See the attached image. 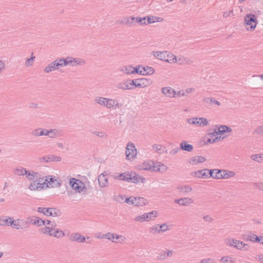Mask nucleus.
I'll return each mask as SVG.
<instances>
[{"instance_id": "nucleus-11", "label": "nucleus", "mask_w": 263, "mask_h": 263, "mask_svg": "<svg viewBox=\"0 0 263 263\" xmlns=\"http://www.w3.org/2000/svg\"><path fill=\"white\" fill-rule=\"evenodd\" d=\"M69 239L72 241H77L80 243H84L86 241V237L79 233H71Z\"/></svg>"}, {"instance_id": "nucleus-58", "label": "nucleus", "mask_w": 263, "mask_h": 263, "mask_svg": "<svg viewBox=\"0 0 263 263\" xmlns=\"http://www.w3.org/2000/svg\"><path fill=\"white\" fill-rule=\"evenodd\" d=\"M63 59V65L66 66L67 65L70 66V59H71V57H67L66 58H62Z\"/></svg>"}, {"instance_id": "nucleus-54", "label": "nucleus", "mask_w": 263, "mask_h": 263, "mask_svg": "<svg viewBox=\"0 0 263 263\" xmlns=\"http://www.w3.org/2000/svg\"><path fill=\"white\" fill-rule=\"evenodd\" d=\"M35 58V57L32 56L31 58L27 59L25 63L26 66L29 67L32 66Z\"/></svg>"}, {"instance_id": "nucleus-32", "label": "nucleus", "mask_w": 263, "mask_h": 263, "mask_svg": "<svg viewBox=\"0 0 263 263\" xmlns=\"http://www.w3.org/2000/svg\"><path fill=\"white\" fill-rule=\"evenodd\" d=\"M221 172L222 178H229L235 175V173L232 171L221 170Z\"/></svg>"}, {"instance_id": "nucleus-36", "label": "nucleus", "mask_w": 263, "mask_h": 263, "mask_svg": "<svg viewBox=\"0 0 263 263\" xmlns=\"http://www.w3.org/2000/svg\"><path fill=\"white\" fill-rule=\"evenodd\" d=\"M247 240H250L252 242H259L260 243V236H258L257 235L254 234H251L247 235Z\"/></svg>"}, {"instance_id": "nucleus-4", "label": "nucleus", "mask_w": 263, "mask_h": 263, "mask_svg": "<svg viewBox=\"0 0 263 263\" xmlns=\"http://www.w3.org/2000/svg\"><path fill=\"white\" fill-rule=\"evenodd\" d=\"M161 165L153 161H145L141 166V169L153 172L160 171Z\"/></svg>"}, {"instance_id": "nucleus-12", "label": "nucleus", "mask_w": 263, "mask_h": 263, "mask_svg": "<svg viewBox=\"0 0 263 263\" xmlns=\"http://www.w3.org/2000/svg\"><path fill=\"white\" fill-rule=\"evenodd\" d=\"M129 174H131V180H129L128 182H133L134 183H137L139 182H144L145 181V178L142 177L140 175L138 174H136L135 172H129Z\"/></svg>"}, {"instance_id": "nucleus-48", "label": "nucleus", "mask_w": 263, "mask_h": 263, "mask_svg": "<svg viewBox=\"0 0 263 263\" xmlns=\"http://www.w3.org/2000/svg\"><path fill=\"white\" fill-rule=\"evenodd\" d=\"M160 224H158L156 226L152 227L150 229V232L152 233H161L160 231V228H159Z\"/></svg>"}, {"instance_id": "nucleus-52", "label": "nucleus", "mask_w": 263, "mask_h": 263, "mask_svg": "<svg viewBox=\"0 0 263 263\" xmlns=\"http://www.w3.org/2000/svg\"><path fill=\"white\" fill-rule=\"evenodd\" d=\"M199 126H204L208 124V121L206 118L199 117Z\"/></svg>"}, {"instance_id": "nucleus-20", "label": "nucleus", "mask_w": 263, "mask_h": 263, "mask_svg": "<svg viewBox=\"0 0 263 263\" xmlns=\"http://www.w3.org/2000/svg\"><path fill=\"white\" fill-rule=\"evenodd\" d=\"M49 133L47 136L50 138H55L62 136V132L56 128L48 130Z\"/></svg>"}, {"instance_id": "nucleus-22", "label": "nucleus", "mask_w": 263, "mask_h": 263, "mask_svg": "<svg viewBox=\"0 0 263 263\" xmlns=\"http://www.w3.org/2000/svg\"><path fill=\"white\" fill-rule=\"evenodd\" d=\"M180 147L181 149L191 152L193 150V146L192 144H189L187 141H183L180 144Z\"/></svg>"}, {"instance_id": "nucleus-34", "label": "nucleus", "mask_w": 263, "mask_h": 263, "mask_svg": "<svg viewBox=\"0 0 263 263\" xmlns=\"http://www.w3.org/2000/svg\"><path fill=\"white\" fill-rule=\"evenodd\" d=\"M53 210L51 209L50 208H43V207H39L37 208V211L39 213H43L44 215L49 216L50 211Z\"/></svg>"}, {"instance_id": "nucleus-1", "label": "nucleus", "mask_w": 263, "mask_h": 263, "mask_svg": "<svg viewBox=\"0 0 263 263\" xmlns=\"http://www.w3.org/2000/svg\"><path fill=\"white\" fill-rule=\"evenodd\" d=\"M153 55L157 59L169 63H175L177 62V57L166 51H153Z\"/></svg>"}, {"instance_id": "nucleus-28", "label": "nucleus", "mask_w": 263, "mask_h": 263, "mask_svg": "<svg viewBox=\"0 0 263 263\" xmlns=\"http://www.w3.org/2000/svg\"><path fill=\"white\" fill-rule=\"evenodd\" d=\"M118 105V102L117 100L108 98V99H107L105 107L110 109Z\"/></svg>"}, {"instance_id": "nucleus-10", "label": "nucleus", "mask_w": 263, "mask_h": 263, "mask_svg": "<svg viewBox=\"0 0 263 263\" xmlns=\"http://www.w3.org/2000/svg\"><path fill=\"white\" fill-rule=\"evenodd\" d=\"M135 83V87H145L149 86L152 82L150 79L142 78L134 80Z\"/></svg>"}, {"instance_id": "nucleus-5", "label": "nucleus", "mask_w": 263, "mask_h": 263, "mask_svg": "<svg viewBox=\"0 0 263 263\" xmlns=\"http://www.w3.org/2000/svg\"><path fill=\"white\" fill-rule=\"evenodd\" d=\"M245 22L246 26L250 27V30H253L257 24L256 16L253 14L248 13L245 17Z\"/></svg>"}, {"instance_id": "nucleus-37", "label": "nucleus", "mask_w": 263, "mask_h": 263, "mask_svg": "<svg viewBox=\"0 0 263 263\" xmlns=\"http://www.w3.org/2000/svg\"><path fill=\"white\" fill-rule=\"evenodd\" d=\"M48 162H59L61 161V158L54 155H49L47 156Z\"/></svg>"}, {"instance_id": "nucleus-27", "label": "nucleus", "mask_w": 263, "mask_h": 263, "mask_svg": "<svg viewBox=\"0 0 263 263\" xmlns=\"http://www.w3.org/2000/svg\"><path fill=\"white\" fill-rule=\"evenodd\" d=\"M213 133V129H212V132H210L208 134L209 138L208 139L206 143H213L215 142L216 141L220 140V139H223L224 137H221V136L218 137V136H215L214 137H212V135H211Z\"/></svg>"}, {"instance_id": "nucleus-35", "label": "nucleus", "mask_w": 263, "mask_h": 263, "mask_svg": "<svg viewBox=\"0 0 263 263\" xmlns=\"http://www.w3.org/2000/svg\"><path fill=\"white\" fill-rule=\"evenodd\" d=\"M39 174L38 173L34 171H27L26 174V177L28 179L32 180L34 179V178L39 177Z\"/></svg>"}, {"instance_id": "nucleus-31", "label": "nucleus", "mask_w": 263, "mask_h": 263, "mask_svg": "<svg viewBox=\"0 0 263 263\" xmlns=\"http://www.w3.org/2000/svg\"><path fill=\"white\" fill-rule=\"evenodd\" d=\"M146 221L154 220L157 217V212L156 211H153L149 213H145Z\"/></svg>"}, {"instance_id": "nucleus-46", "label": "nucleus", "mask_w": 263, "mask_h": 263, "mask_svg": "<svg viewBox=\"0 0 263 263\" xmlns=\"http://www.w3.org/2000/svg\"><path fill=\"white\" fill-rule=\"evenodd\" d=\"M198 119H199V117L189 118V119H187L186 121L190 124L199 126V121L198 120Z\"/></svg>"}, {"instance_id": "nucleus-25", "label": "nucleus", "mask_w": 263, "mask_h": 263, "mask_svg": "<svg viewBox=\"0 0 263 263\" xmlns=\"http://www.w3.org/2000/svg\"><path fill=\"white\" fill-rule=\"evenodd\" d=\"M208 171V169L206 168L198 170L197 171L195 172V176L199 178H208V175H207L206 173Z\"/></svg>"}, {"instance_id": "nucleus-61", "label": "nucleus", "mask_w": 263, "mask_h": 263, "mask_svg": "<svg viewBox=\"0 0 263 263\" xmlns=\"http://www.w3.org/2000/svg\"><path fill=\"white\" fill-rule=\"evenodd\" d=\"M214 178L216 179H222L221 170H217L214 172Z\"/></svg>"}, {"instance_id": "nucleus-39", "label": "nucleus", "mask_w": 263, "mask_h": 263, "mask_svg": "<svg viewBox=\"0 0 263 263\" xmlns=\"http://www.w3.org/2000/svg\"><path fill=\"white\" fill-rule=\"evenodd\" d=\"M27 171V170H26V168L22 167H20L18 168H15L14 170V173L15 175H26Z\"/></svg>"}, {"instance_id": "nucleus-21", "label": "nucleus", "mask_w": 263, "mask_h": 263, "mask_svg": "<svg viewBox=\"0 0 263 263\" xmlns=\"http://www.w3.org/2000/svg\"><path fill=\"white\" fill-rule=\"evenodd\" d=\"M49 235L58 238H60L64 237L65 236V234L62 230L58 228H53L52 231L51 233L49 234Z\"/></svg>"}, {"instance_id": "nucleus-15", "label": "nucleus", "mask_w": 263, "mask_h": 263, "mask_svg": "<svg viewBox=\"0 0 263 263\" xmlns=\"http://www.w3.org/2000/svg\"><path fill=\"white\" fill-rule=\"evenodd\" d=\"M48 133V129L39 128L33 130L31 134L34 136L39 137L42 136H47Z\"/></svg>"}, {"instance_id": "nucleus-40", "label": "nucleus", "mask_w": 263, "mask_h": 263, "mask_svg": "<svg viewBox=\"0 0 263 263\" xmlns=\"http://www.w3.org/2000/svg\"><path fill=\"white\" fill-rule=\"evenodd\" d=\"M37 180V190L39 189H43L45 184H46V181L47 179H44L43 178H40Z\"/></svg>"}, {"instance_id": "nucleus-55", "label": "nucleus", "mask_w": 263, "mask_h": 263, "mask_svg": "<svg viewBox=\"0 0 263 263\" xmlns=\"http://www.w3.org/2000/svg\"><path fill=\"white\" fill-rule=\"evenodd\" d=\"M166 259V251H162L160 253H159L158 257H157L158 260H164Z\"/></svg>"}, {"instance_id": "nucleus-13", "label": "nucleus", "mask_w": 263, "mask_h": 263, "mask_svg": "<svg viewBox=\"0 0 263 263\" xmlns=\"http://www.w3.org/2000/svg\"><path fill=\"white\" fill-rule=\"evenodd\" d=\"M48 177L46 178L47 181H46L47 187H57L61 185V183L57 181L54 177H50L48 180Z\"/></svg>"}, {"instance_id": "nucleus-18", "label": "nucleus", "mask_w": 263, "mask_h": 263, "mask_svg": "<svg viewBox=\"0 0 263 263\" xmlns=\"http://www.w3.org/2000/svg\"><path fill=\"white\" fill-rule=\"evenodd\" d=\"M120 71H123L125 73L129 74H134L137 72V69L135 67H133L131 65H127L122 67L120 69Z\"/></svg>"}, {"instance_id": "nucleus-26", "label": "nucleus", "mask_w": 263, "mask_h": 263, "mask_svg": "<svg viewBox=\"0 0 263 263\" xmlns=\"http://www.w3.org/2000/svg\"><path fill=\"white\" fill-rule=\"evenodd\" d=\"M134 202H133V205L141 206L146 203V199L143 197H135Z\"/></svg>"}, {"instance_id": "nucleus-8", "label": "nucleus", "mask_w": 263, "mask_h": 263, "mask_svg": "<svg viewBox=\"0 0 263 263\" xmlns=\"http://www.w3.org/2000/svg\"><path fill=\"white\" fill-rule=\"evenodd\" d=\"M131 174H129V172H126L122 173H116V174L112 175V177L114 179L121 180V181H125L126 182H129V180H131Z\"/></svg>"}, {"instance_id": "nucleus-38", "label": "nucleus", "mask_w": 263, "mask_h": 263, "mask_svg": "<svg viewBox=\"0 0 263 263\" xmlns=\"http://www.w3.org/2000/svg\"><path fill=\"white\" fill-rule=\"evenodd\" d=\"M193 200L192 198L189 197H183L180 200V205L187 206L190 203H192Z\"/></svg>"}, {"instance_id": "nucleus-23", "label": "nucleus", "mask_w": 263, "mask_h": 263, "mask_svg": "<svg viewBox=\"0 0 263 263\" xmlns=\"http://www.w3.org/2000/svg\"><path fill=\"white\" fill-rule=\"evenodd\" d=\"M98 179L99 184L101 187H104L107 186L108 184V179L106 177L104 173L99 175Z\"/></svg>"}, {"instance_id": "nucleus-33", "label": "nucleus", "mask_w": 263, "mask_h": 263, "mask_svg": "<svg viewBox=\"0 0 263 263\" xmlns=\"http://www.w3.org/2000/svg\"><path fill=\"white\" fill-rule=\"evenodd\" d=\"M107 98H104L101 97H97L95 98V102L100 105H102L104 107L106 106V103L107 102Z\"/></svg>"}, {"instance_id": "nucleus-16", "label": "nucleus", "mask_w": 263, "mask_h": 263, "mask_svg": "<svg viewBox=\"0 0 263 263\" xmlns=\"http://www.w3.org/2000/svg\"><path fill=\"white\" fill-rule=\"evenodd\" d=\"M85 64V60L81 58H74L71 57V59H70V66H82Z\"/></svg>"}, {"instance_id": "nucleus-44", "label": "nucleus", "mask_w": 263, "mask_h": 263, "mask_svg": "<svg viewBox=\"0 0 263 263\" xmlns=\"http://www.w3.org/2000/svg\"><path fill=\"white\" fill-rule=\"evenodd\" d=\"M248 245L244 242H243L242 241H241L240 240H239L238 242H237V244L235 246V248L237 249H239V250H241V249H242L243 248H245V250H248Z\"/></svg>"}, {"instance_id": "nucleus-6", "label": "nucleus", "mask_w": 263, "mask_h": 263, "mask_svg": "<svg viewBox=\"0 0 263 263\" xmlns=\"http://www.w3.org/2000/svg\"><path fill=\"white\" fill-rule=\"evenodd\" d=\"M137 69V72L136 73H138L141 75H151L154 73V69L149 66H142L138 65L136 67Z\"/></svg>"}, {"instance_id": "nucleus-2", "label": "nucleus", "mask_w": 263, "mask_h": 263, "mask_svg": "<svg viewBox=\"0 0 263 263\" xmlns=\"http://www.w3.org/2000/svg\"><path fill=\"white\" fill-rule=\"evenodd\" d=\"M10 221L9 226H11L13 228L16 229H23L24 228H28L29 222L22 219L14 220L13 218H9Z\"/></svg>"}, {"instance_id": "nucleus-17", "label": "nucleus", "mask_w": 263, "mask_h": 263, "mask_svg": "<svg viewBox=\"0 0 263 263\" xmlns=\"http://www.w3.org/2000/svg\"><path fill=\"white\" fill-rule=\"evenodd\" d=\"M29 223L33 225H37L39 227L43 226L44 222H42V219L36 216H31L28 218Z\"/></svg>"}, {"instance_id": "nucleus-49", "label": "nucleus", "mask_w": 263, "mask_h": 263, "mask_svg": "<svg viewBox=\"0 0 263 263\" xmlns=\"http://www.w3.org/2000/svg\"><path fill=\"white\" fill-rule=\"evenodd\" d=\"M51 208V209H52L53 210L50 211V216L56 217V216H58L60 215L61 212L59 210L57 209L56 208Z\"/></svg>"}, {"instance_id": "nucleus-42", "label": "nucleus", "mask_w": 263, "mask_h": 263, "mask_svg": "<svg viewBox=\"0 0 263 263\" xmlns=\"http://www.w3.org/2000/svg\"><path fill=\"white\" fill-rule=\"evenodd\" d=\"M220 261L222 263H233L234 259L230 256H223L221 258Z\"/></svg>"}, {"instance_id": "nucleus-45", "label": "nucleus", "mask_w": 263, "mask_h": 263, "mask_svg": "<svg viewBox=\"0 0 263 263\" xmlns=\"http://www.w3.org/2000/svg\"><path fill=\"white\" fill-rule=\"evenodd\" d=\"M146 17H135V24L138 23L139 25H146Z\"/></svg>"}, {"instance_id": "nucleus-30", "label": "nucleus", "mask_w": 263, "mask_h": 263, "mask_svg": "<svg viewBox=\"0 0 263 263\" xmlns=\"http://www.w3.org/2000/svg\"><path fill=\"white\" fill-rule=\"evenodd\" d=\"M135 17L130 16L128 18H125L121 22L122 24H125L127 26H131L135 24Z\"/></svg>"}, {"instance_id": "nucleus-60", "label": "nucleus", "mask_w": 263, "mask_h": 263, "mask_svg": "<svg viewBox=\"0 0 263 263\" xmlns=\"http://www.w3.org/2000/svg\"><path fill=\"white\" fill-rule=\"evenodd\" d=\"M157 19V17H155V16H151V17L147 16V17H146V25L155 22H156L155 20H156Z\"/></svg>"}, {"instance_id": "nucleus-50", "label": "nucleus", "mask_w": 263, "mask_h": 263, "mask_svg": "<svg viewBox=\"0 0 263 263\" xmlns=\"http://www.w3.org/2000/svg\"><path fill=\"white\" fill-rule=\"evenodd\" d=\"M253 134L257 135H263V125L256 127L254 129Z\"/></svg>"}, {"instance_id": "nucleus-51", "label": "nucleus", "mask_w": 263, "mask_h": 263, "mask_svg": "<svg viewBox=\"0 0 263 263\" xmlns=\"http://www.w3.org/2000/svg\"><path fill=\"white\" fill-rule=\"evenodd\" d=\"M53 229V228H50L49 227H46L45 228H43L41 229V231L42 233L48 234L49 235V234L51 233Z\"/></svg>"}, {"instance_id": "nucleus-56", "label": "nucleus", "mask_w": 263, "mask_h": 263, "mask_svg": "<svg viewBox=\"0 0 263 263\" xmlns=\"http://www.w3.org/2000/svg\"><path fill=\"white\" fill-rule=\"evenodd\" d=\"M135 220L136 221L143 222L146 221L145 214L137 216L135 217Z\"/></svg>"}, {"instance_id": "nucleus-57", "label": "nucleus", "mask_w": 263, "mask_h": 263, "mask_svg": "<svg viewBox=\"0 0 263 263\" xmlns=\"http://www.w3.org/2000/svg\"><path fill=\"white\" fill-rule=\"evenodd\" d=\"M160 231L161 233H164L166 232L167 230H169L168 226L167 225L166 223H162V224H160Z\"/></svg>"}, {"instance_id": "nucleus-64", "label": "nucleus", "mask_w": 263, "mask_h": 263, "mask_svg": "<svg viewBox=\"0 0 263 263\" xmlns=\"http://www.w3.org/2000/svg\"><path fill=\"white\" fill-rule=\"evenodd\" d=\"M55 61H56V64L57 65L59 68L60 67H64L63 65V63L62 58H58L55 60Z\"/></svg>"}, {"instance_id": "nucleus-14", "label": "nucleus", "mask_w": 263, "mask_h": 263, "mask_svg": "<svg viewBox=\"0 0 263 263\" xmlns=\"http://www.w3.org/2000/svg\"><path fill=\"white\" fill-rule=\"evenodd\" d=\"M161 92L165 96L170 98L174 97L176 93L175 90L170 87H162Z\"/></svg>"}, {"instance_id": "nucleus-24", "label": "nucleus", "mask_w": 263, "mask_h": 263, "mask_svg": "<svg viewBox=\"0 0 263 263\" xmlns=\"http://www.w3.org/2000/svg\"><path fill=\"white\" fill-rule=\"evenodd\" d=\"M206 161V159L201 156H197L192 157L189 161V163L192 164H196L199 162H203Z\"/></svg>"}, {"instance_id": "nucleus-7", "label": "nucleus", "mask_w": 263, "mask_h": 263, "mask_svg": "<svg viewBox=\"0 0 263 263\" xmlns=\"http://www.w3.org/2000/svg\"><path fill=\"white\" fill-rule=\"evenodd\" d=\"M126 149L125 154L127 159L130 160L136 156L137 149L133 143H128Z\"/></svg>"}, {"instance_id": "nucleus-53", "label": "nucleus", "mask_w": 263, "mask_h": 263, "mask_svg": "<svg viewBox=\"0 0 263 263\" xmlns=\"http://www.w3.org/2000/svg\"><path fill=\"white\" fill-rule=\"evenodd\" d=\"M29 189L32 191L37 190V180L33 181L29 186Z\"/></svg>"}, {"instance_id": "nucleus-43", "label": "nucleus", "mask_w": 263, "mask_h": 263, "mask_svg": "<svg viewBox=\"0 0 263 263\" xmlns=\"http://www.w3.org/2000/svg\"><path fill=\"white\" fill-rule=\"evenodd\" d=\"M98 238H105L108 240H112V242H114L113 239L115 238V235H114V234L111 233L110 232H108V233L105 234L104 235H103V236H102L100 237L98 236Z\"/></svg>"}, {"instance_id": "nucleus-47", "label": "nucleus", "mask_w": 263, "mask_h": 263, "mask_svg": "<svg viewBox=\"0 0 263 263\" xmlns=\"http://www.w3.org/2000/svg\"><path fill=\"white\" fill-rule=\"evenodd\" d=\"M9 217H6V218H5L4 217H0V226H9V222L10 221H9Z\"/></svg>"}, {"instance_id": "nucleus-9", "label": "nucleus", "mask_w": 263, "mask_h": 263, "mask_svg": "<svg viewBox=\"0 0 263 263\" xmlns=\"http://www.w3.org/2000/svg\"><path fill=\"white\" fill-rule=\"evenodd\" d=\"M232 131V129L228 127L227 125H222L220 126L218 130L216 128L213 129V133L211 135H212V137H214L215 136H218L219 135H222L227 132H230Z\"/></svg>"}, {"instance_id": "nucleus-41", "label": "nucleus", "mask_w": 263, "mask_h": 263, "mask_svg": "<svg viewBox=\"0 0 263 263\" xmlns=\"http://www.w3.org/2000/svg\"><path fill=\"white\" fill-rule=\"evenodd\" d=\"M135 83L134 80L126 81L125 82V89L126 90H129L133 88V86L135 87Z\"/></svg>"}, {"instance_id": "nucleus-19", "label": "nucleus", "mask_w": 263, "mask_h": 263, "mask_svg": "<svg viewBox=\"0 0 263 263\" xmlns=\"http://www.w3.org/2000/svg\"><path fill=\"white\" fill-rule=\"evenodd\" d=\"M59 68L56 64V61H53L49 63L44 69V71L45 73H50L55 70H58Z\"/></svg>"}, {"instance_id": "nucleus-29", "label": "nucleus", "mask_w": 263, "mask_h": 263, "mask_svg": "<svg viewBox=\"0 0 263 263\" xmlns=\"http://www.w3.org/2000/svg\"><path fill=\"white\" fill-rule=\"evenodd\" d=\"M177 189L180 192L183 193H188L192 190V188L188 185H179Z\"/></svg>"}, {"instance_id": "nucleus-3", "label": "nucleus", "mask_w": 263, "mask_h": 263, "mask_svg": "<svg viewBox=\"0 0 263 263\" xmlns=\"http://www.w3.org/2000/svg\"><path fill=\"white\" fill-rule=\"evenodd\" d=\"M69 184L71 187L78 193H81L86 189L82 181L74 178L70 179Z\"/></svg>"}, {"instance_id": "nucleus-63", "label": "nucleus", "mask_w": 263, "mask_h": 263, "mask_svg": "<svg viewBox=\"0 0 263 263\" xmlns=\"http://www.w3.org/2000/svg\"><path fill=\"white\" fill-rule=\"evenodd\" d=\"M201 263H215V260L213 258H205L200 260Z\"/></svg>"}, {"instance_id": "nucleus-59", "label": "nucleus", "mask_w": 263, "mask_h": 263, "mask_svg": "<svg viewBox=\"0 0 263 263\" xmlns=\"http://www.w3.org/2000/svg\"><path fill=\"white\" fill-rule=\"evenodd\" d=\"M251 158L253 160H254V161H256L257 162H260L262 158V156L259 154L252 155L251 156Z\"/></svg>"}, {"instance_id": "nucleus-62", "label": "nucleus", "mask_w": 263, "mask_h": 263, "mask_svg": "<svg viewBox=\"0 0 263 263\" xmlns=\"http://www.w3.org/2000/svg\"><path fill=\"white\" fill-rule=\"evenodd\" d=\"M92 133L94 135L101 138H106L107 136L105 133L102 132H94Z\"/></svg>"}]
</instances>
